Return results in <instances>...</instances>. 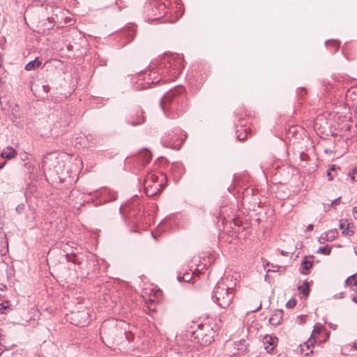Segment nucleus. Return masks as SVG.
Masks as SVG:
<instances>
[{
    "label": "nucleus",
    "mask_w": 357,
    "mask_h": 357,
    "mask_svg": "<svg viewBox=\"0 0 357 357\" xmlns=\"http://www.w3.org/2000/svg\"><path fill=\"white\" fill-rule=\"evenodd\" d=\"M234 295V289L227 285L225 279L218 282L213 291L215 302L222 308L229 307L232 303Z\"/></svg>",
    "instance_id": "obj_1"
},
{
    "label": "nucleus",
    "mask_w": 357,
    "mask_h": 357,
    "mask_svg": "<svg viewBox=\"0 0 357 357\" xmlns=\"http://www.w3.org/2000/svg\"><path fill=\"white\" fill-rule=\"evenodd\" d=\"M166 176L161 172H150L144 179V187L146 196L153 197L160 192L164 188Z\"/></svg>",
    "instance_id": "obj_2"
},
{
    "label": "nucleus",
    "mask_w": 357,
    "mask_h": 357,
    "mask_svg": "<svg viewBox=\"0 0 357 357\" xmlns=\"http://www.w3.org/2000/svg\"><path fill=\"white\" fill-rule=\"evenodd\" d=\"M213 331L208 326L199 324L197 329L192 332L195 339L202 345H208L213 341Z\"/></svg>",
    "instance_id": "obj_3"
},
{
    "label": "nucleus",
    "mask_w": 357,
    "mask_h": 357,
    "mask_svg": "<svg viewBox=\"0 0 357 357\" xmlns=\"http://www.w3.org/2000/svg\"><path fill=\"white\" fill-rule=\"evenodd\" d=\"M324 330L325 328L324 326L321 324H315L308 341L304 343L303 345H301V351L303 352L305 351L304 347H305L307 350L310 349V348L313 347L315 342L320 341L319 340V335L324 332Z\"/></svg>",
    "instance_id": "obj_4"
},
{
    "label": "nucleus",
    "mask_w": 357,
    "mask_h": 357,
    "mask_svg": "<svg viewBox=\"0 0 357 357\" xmlns=\"http://www.w3.org/2000/svg\"><path fill=\"white\" fill-rule=\"evenodd\" d=\"M278 343V337L269 335H266L263 338L264 348L268 353L271 352L275 348Z\"/></svg>",
    "instance_id": "obj_5"
},
{
    "label": "nucleus",
    "mask_w": 357,
    "mask_h": 357,
    "mask_svg": "<svg viewBox=\"0 0 357 357\" xmlns=\"http://www.w3.org/2000/svg\"><path fill=\"white\" fill-rule=\"evenodd\" d=\"M339 228L344 236H351L354 234L353 225L348 222L347 220L342 219L340 220Z\"/></svg>",
    "instance_id": "obj_6"
},
{
    "label": "nucleus",
    "mask_w": 357,
    "mask_h": 357,
    "mask_svg": "<svg viewBox=\"0 0 357 357\" xmlns=\"http://www.w3.org/2000/svg\"><path fill=\"white\" fill-rule=\"evenodd\" d=\"M17 155V151L14 148H13L12 146H10L4 148L0 155V156L2 158H5L7 160L13 159V158H16Z\"/></svg>",
    "instance_id": "obj_7"
},
{
    "label": "nucleus",
    "mask_w": 357,
    "mask_h": 357,
    "mask_svg": "<svg viewBox=\"0 0 357 357\" xmlns=\"http://www.w3.org/2000/svg\"><path fill=\"white\" fill-rule=\"evenodd\" d=\"M282 319V310L275 311L270 317L269 322L273 326L280 324Z\"/></svg>",
    "instance_id": "obj_8"
},
{
    "label": "nucleus",
    "mask_w": 357,
    "mask_h": 357,
    "mask_svg": "<svg viewBox=\"0 0 357 357\" xmlns=\"http://www.w3.org/2000/svg\"><path fill=\"white\" fill-rule=\"evenodd\" d=\"M345 285L352 291H357V274L349 277L345 281Z\"/></svg>",
    "instance_id": "obj_9"
},
{
    "label": "nucleus",
    "mask_w": 357,
    "mask_h": 357,
    "mask_svg": "<svg viewBox=\"0 0 357 357\" xmlns=\"http://www.w3.org/2000/svg\"><path fill=\"white\" fill-rule=\"evenodd\" d=\"M41 61L39 60L38 58H36L34 60L29 62L26 66L25 70L30 71L35 70L36 68H38L41 65Z\"/></svg>",
    "instance_id": "obj_10"
},
{
    "label": "nucleus",
    "mask_w": 357,
    "mask_h": 357,
    "mask_svg": "<svg viewBox=\"0 0 357 357\" xmlns=\"http://www.w3.org/2000/svg\"><path fill=\"white\" fill-rule=\"evenodd\" d=\"M338 233L336 229H331L325 233V236H322V238L326 241H333L337 236Z\"/></svg>",
    "instance_id": "obj_11"
},
{
    "label": "nucleus",
    "mask_w": 357,
    "mask_h": 357,
    "mask_svg": "<svg viewBox=\"0 0 357 357\" xmlns=\"http://www.w3.org/2000/svg\"><path fill=\"white\" fill-rule=\"evenodd\" d=\"M137 119L132 120L131 121V124L133 126H137L142 123L144 121V116H143V112L141 111H138L136 114Z\"/></svg>",
    "instance_id": "obj_12"
},
{
    "label": "nucleus",
    "mask_w": 357,
    "mask_h": 357,
    "mask_svg": "<svg viewBox=\"0 0 357 357\" xmlns=\"http://www.w3.org/2000/svg\"><path fill=\"white\" fill-rule=\"evenodd\" d=\"M300 293L303 294V296L306 297L309 294V286L307 283H304L303 285L298 287Z\"/></svg>",
    "instance_id": "obj_13"
},
{
    "label": "nucleus",
    "mask_w": 357,
    "mask_h": 357,
    "mask_svg": "<svg viewBox=\"0 0 357 357\" xmlns=\"http://www.w3.org/2000/svg\"><path fill=\"white\" fill-rule=\"evenodd\" d=\"M140 155L146 160V163L151 160L152 156L151 153L148 150L142 151Z\"/></svg>",
    "instance_id": "obj_14"
},
{
    "label": "nucleus",
    "mask_w": 357,
    "mask_h": 357,
    "mask_svg": "<svg viewBox=\"0 0 357 357\" xmlns=\"http://www.w3.org/2000/svg\"><path fill=\"white\" fill-rule=\"evenodd\" d=\"M331 248L330 247H328V245H326L325 247L319 248L318 252H319L321 254L326 255H329L331 253Z\"/></svg>",
    "instance_id": "obj_15"
},
{
    "label": "nucleus",
    "mask_w": 357,
    "mask_h": 357,
    "mask_svg": "<svg viewBox=\"0 0 357 357\" xmlns=\"http://www.w3.org/2000/svg\"><path fill=\"white\" fill-rule=\"evenodd\" d=\"M312 266V261H308L307 259L302 262V268L308 270Z\"/></svg>",
    "instance_id": "obj_16"
},
{
    "label": "nucleus",
    "mask_w": 357,
    "mask_h": 357,
    "mask_svg": "<svg viewBox=\"0 0 357 357\" xmlns=\"http://www.w3.org/2000/svg\"><path fill=\"white\" fill-rule=\"evenodd\" d=\"M349 176L353 181H357V167L353 169Z\"/></svg>",
    "instance_id": "obj_17"
},
{
    "label": "nucleus",
    "mask_w": 357,
    "mask_h": 357,
    "mask_svg": "<svg viewBox=\"0 0 357 357\" xmlns=\"http://www.w3.org/2000/svg\"><path fill=\"white\" fill-rule=\"evenodd\" d=\"M296 304V299L294 298H291L289 299L287 303H286V306L289 308H292L294 307Z\"/></svg>",
    "instance_id": "obj_18"
},
{
    "label": "nucleus",
    "mask_w": 357,
    "mask_h": 357,
    "mask_svg": "<svg viewBox=\"0 0 357 357\" xmlns=\"http://www.w3.org/2000/svg\"><path fill=\"white\" fill-rule=\"evenodd\" d=\"M178 280L187 282L190 280V274L187 273L182 277H178Z\"/></svg>",
    "instance_id": "obj_19"
},
{
    "label": "nucleus",
    "mask_w": 357,
    "mask_h": 357,
    "mask_svg": "<svg viewBox=\"0 0 357 357\" xmlns=\"http://www.w3.org/2000/svg\"><path fill=\"white\" fill-rule=\"evenodd\" d=\"M161 296H162V291L160 290L155 291V296L157 298V301H159L160 299Z\"/></svg>",
    "instance_id": "obj_20"
},
{
    "label": "nucleus",
    "mask_w": 357,
    "mask_h": 357,
    "mask_svg": "<svg viewBox=\"0 0 357 357\" xmlns=\"http://www.w3.org/2000/svg\"><path fill=\"white\" fill-rule=\"evenodd\" d=\"M2 309H6L8 307V301H6L5 303L1 304Z\"/></svg>",
    "instance_id": "obj_21"
},
{
    "label": "nucleus",
    "mask_w": 357,
    "mask_h": 357,
    "mask_svg": "<svg viewBox=\"0 0 357 357\" xmlns=\"http://www.w3.org/2000/svg\"><path fill=\"white\" fill-rule=\"evenodd\" d=\"M313 228H314L313 225H309L307 226V231H312V230H313Z\"/></svg>",
    "instance_id": "obj_22"
},
{
    "label": "nucleus",
    "mask_w": 357,
    "mask_h": 357,
    "mask_svg": "<svg viewBox=\"0 0 357 357\" xmlns=\"http://www.w3.org/2000/svg\"><path fill=\"white\" fill-rule=\"evenodd\" d=\"M6 165V162L0 163V169H1Z\"/></svg>",
    "instance_id": "obj_23"
},
{
    "label": "nucleus",
    "mask_w": 357,
    "mask_h": 357,
    "mask_svg": "<svg viewBox=\"0 0 357 357\" xmlns=\"http://www.w3.org/2000/svg\"><path fill=\"white\" fill-rule=\"evenodd\" d=\"M352 301H353L354 303H357V296H354V297H353V298H352Z\"/></svg>",
    "instance_id": "obj_24"
},
{
    "label": "nucleus",
    "mask_w": 357,
    "mask_h": 357,
    "mask_svg": "<svg viewBox=\"0 0 357 357\" xmlns=\"http://www.w3.org/2000/svg\"><path fill=\"white\" fill-rule=\"evenodd\" d=\"M331 44H333L334 46L337 47L338 45L337 43V42H331Z\"/></svg>",
    "instance_id": "obj_25"
},
{
    "label": "nucleus",
    "mask_w": 357,
    "mask_h": 357,
    "mask_svg": "<svg viewBox=\"0 0 357 357\" xmlns=\"http://www.w3.org/2000/svg\"><path fill=\"white\" fill-rule=\"evenodd\" d=\"M328 176L330 177V179H332V177H331V172H328Z\"/></svg>",
    "instance_id": "obj_26"
},
{
    "label": "nucleus",
    "mask_w": 357,
    "mask_h": 357,
    "mask_svg": "<svg viewBox=\"0 0 357 357\" xmlns=\"http://www.w3.org/2000/svg\"><path fill=\"white\" fill-rule=\"evenodd\" d=\"M261 305L260 304L259 306L256 310H255L254 311L258 310L259 308H261Z\"/></svg>",
    "instance_id": "obj_27"
},
{
    "label": "nucleus",
    "mask_w": 357,
    "mask_h": 357,
    "mask_svg": "<svg viewBox=\"0 0 357 357\" xmlns=\"http://www.w3.org/2000/svg\"><path fill=\"white\" fill-rule=\"evenodd\" d=\"M337 200L338 199L335 200L333 203H332V205H333L335 203H337Z\"/></svg>",
    "instance_id": "obj_28"
}]
</instances>
